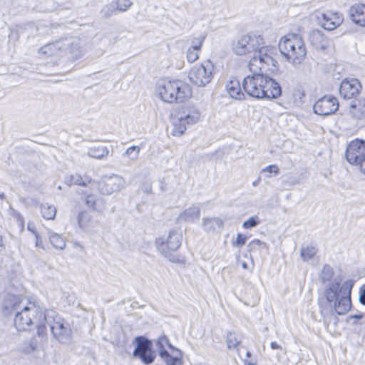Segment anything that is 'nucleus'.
I'll use <instances>...</instances> for the list:
<instances>
[{"mask_svg": "<svg viewBox=\"0 0 365 365\" xmlns=\"http://www.w3.org/2000/svg\"><path fill=\"white\" fill-rule=\"evenodd\" d=\"M205 38V36L200 35L199 37L195 38L192 41V46L194 47L195 46H197L196 50H200L201 48L202 42L204 41Z\"/></svg>", "mask_w": 365, "mask_h": 365, "instance_id": "nucleus-47", "label": "nucleus"}, {"mask_svg": "<svg viewBox=\"0 0 365 365\" xmlns=\"http://www.w3.org/2000/svg\"><path fill=\"white\" fill-rule=\"evenodd\" d=\"M342 22V18L338 13H327L322 14V26L324 29L331 31L339 26Z\"/></svg>", "mask_w": 365, "mask_h": 365, "instance_id": "nucleus-22", "label": "nucleus"}, {"mask_svg": "<svg viewBox=\"0 0 365 365\" xmlns=\"http://www.w3.org/2000/svg\"><path fill=\"white\" fill-rule=\"evenodd\" d=\"M140 150V147L133 145L127 148L123 155L128 157L132 161H135L138 158Z\"/></svg>", "mask_w": 365, "mask_h": 365, "instance_id": "nucleus-36", "label": "nucleus"}, {"mask_svg": "<svg viewBox=\"0 0 365 365\" xmlns=\"http://www.w3.org/2000/svg\"><path fill=\"white\" fill-rule=\"evenodd\" d=\"M4 196H5L4 193L0 194V198L3 199V198H4Z\"/></svg>", "mask_w": 365, "mask_h": 365, "instance_id": "nucleus-58", "label": "nucleus"}, {"mask_svg": "<svg viewBox=\"0 0 365 365\" xmlns=\"http://www.w3.org/2000/svg\"><path fill=\"white\" fill-rule=\"evenodd\" d=\"M348 12L354 24L365 27V4H354L349 9Z\"/></svg>", "mask_w": 365, "mask_h": 365, "instance_id": "nucleus-21", "label": "nucleus"}, {"mask_svg": "<svg viewBox=\"0 0 365 365\" xmlns=\"http://www.w3.org/2000/svg\"><path fill=\"white\" fill-rule=\"evenodd\" d=\"M125 185L124 179L118 175H113L101 180L98 183V189L102 195H110L120 190Z\"/></svg>", "mask_w": 365, "mask_h": 365, "instance_id": "nucleus-14", "label": "nucleus"}, {"mask_svg": "<svg viewBox=\"0 0 365 365\" xmlns=\"http://www.w3.org/2000/svg\"><path fill=\"white\" fill-rule=\"evenodd\" d=\"M155 91L161 100L170 103L183 102L191 96L189 85L179 80H160Z\"/></svg>", "mask_w": 365, "mask_h": 365, "instance_id": "nucleus-4", "label": "nucleus"}, {"mask_svg": "<svg viewBox=\"0 0 365 365\" xmlns=\"http://www.w3.org/2000/svg\"><path fill=\"white\" fill-rule=\"evenodd\" d=\"M226 88L232 98L240 101L246 99L245 93L241 90L240 83L238 80H231L227 83Z\"/></svg>", "mask_w": 365, "mask_h": 365, "instance_id": "nucleus-24", "label": "nucleus"}, {"mask_svg": "<svg viewBox=\"0 0 365 365\" xmlns=\"http://www.w3.org/2000/svg\"><path fill=\"white\" fill-rule=\"evenodd\" d=\"M279 50L287 61L299 65L305 58L307 50L302 38L296 34H288L282 37L278 43Z\"/></svg>", "mask_w": 365, "mask_h": 365, "instance_id": "nucleus-5", "label": "nucleus"}, {"mask_svg": "<svg viewBox=\"0 0 365 365\" xmlns=\"http://www.w3.org/2000/svg\"><path fill=\"white\" fill-rule=\"evenodd\" d=\"M247 240V236L241 233H238L235 242H232V245L235 247H241L246 244Z\"/></svg>", "mask_w": 365, "mask_h": 365, "instance_id": "nucleus-44", "label": "nucleus"}, {"mask_svg": "<svg viewBox=\"0 0 365 365\" xmlns=\"http://www.w3.org/2000/svg\"><path fill=\"white\" fill-rule=\"evenodd\" d=\"M28 230H30L31 232H32L34 235H35V232H36V230H34V225L31 224L30 222H29V224H28Z\"/></svg>", "mask_w": 365, "mask_h": 365, "instance_id": "nucleus-52", "label": "nucleus"}, {"mask_svg": "<svg viewBox=\"0 0 365 365\" xmlns=\"http://www.w3.org/2000/svg\"><path fill=\"white\" fill-rule=\"evenodd\" d=\"M346 160L359 168L365 174V140L355 139L351 141L346 149Z\"/></svg>", "mask_w": 365, "mask_h": 365, "instance_id": "nucleus-9", "label": "nucleus"}, {"mask_svg": "<svg viewBox=\"0 0 365 365\" xmlns=\"http://www.w3.org/2000/svg\"><path fill=\"white\" fill-rule=\"evenodd\" d=\"M223 227L222 220L217 217H210L202 219V227L207 232H213L217 229H222Z\"/></svg>", "mask_w": 365, "mask_h": 365, "instance_id": "nucleus-26", "label": "nucleus"}, {"mask_svg": "<svg viewBox=\"0 0 365 365\" xmlns=\"http://www.w3.org/2000/svg\"><path fill=\"white\" fill-rule=\"evenodd\" d=\"M150 191V188L149 190H148V188H145V192H149Z\"/></svg>", "mask_w": 365, "mask_h": 365, "instance_id": "nucleus-59", "label": "nucleus"}, {"mask_svg": "<svg viewBox=\"0 0 365 365\" xmlns=\"http://www.w3.org/2000/svg\"><path fill=\"white\" fill-rule=\"evenodd\" d=\"M56 46L53 43H48L40 48L41 53L47 56H51L53 54L54 48Z\"/></svg>", "mask_w": 365, "mask_h": 365, "instance_id": "nucleus-46", "label": "nucleus"}, {"mask_svg": "<svg viewBox=\"0 0 365 365\" xmlns=\"http://www.w3.org/2000/svg\"><path fill=\"white\" fill-rule=\"evenodd\" d=\"M336 277L324 289L323 304L330 306L339 315L346 314L351 307V293L354 281L351 279L344 282Z\"/></svg>", "mask_w": 365, "mask_h": 365, "instance_id": "nucleus-3", "label": "nucleus"}, {"mask_svg": "<svg viewBox=\"0 0 365 365\" xmlns=\"http://www.w3.org/2000/svg\"><path fill=\"white\" fill-rule=\"evenodd\" d=\"M214 66L210 60L200 65H195L189 72L190 81L197 86L208 84L213 78Z\"/></svg>", "mask_w": 365, "mask_h": 365, "instance_id": "nucleus-12", "label": "nucleus"}, {"mask_svg": "<svg viewBox=\"0 0 365 365\" xmlns=\"http://www.w3.org/2000/svg\"><path fill=\"white\" fill-rule=\"evenodd\" d=\"M70 184L77 185L86 187L88 184L94 182L91 178L86 177L83 178L82 176L78 173L71 175L69 178Z\"/></svg>", "mask_w": 365, "mask_h": 365, "instance_id": "nucleus-29", "label": "nucleus"}, {"mask_svg": "<svg viewBox=\"0 0 365 365\" xmlns=\"http://www.w3.org/2000/svg\"><path fill=\"white\" fill-rule=\"evenodd\" d=\"M310 44L317 50L327 53L332 46L331 40L324 36V33L318 29L313 30L309 36Z\"/></svg>", "mask_w": 365, "mask_h": 365, "instance_id": "nucleus-19", "label": "nucleus"}, {"mask_svg": "<svg viewBox=\"0 0 365 365\" xmlns=\"http://www.w3.org/2000/svg\"><path fill=\"white\" fill-rule=\"evenodd\" d=\"M41 212L43 218L51 220L56 216V209L51 205L44 203L41 205Z\"/></svg>", "mask_w": 365, "mask_h": 365, "instance_id": "nucleus-30", "label": "nucleus"}, {"mask_svg": "<svg viewBox=\"0 0 365 365\" xmlns=\"http://www.w3.org/2000/svg\"><path fill=\"white\" fill-rule=\"evenodd\" d=\"M200 117V113L197 109L191 107L185 108L179 117L173 120L171 134L174 136H181L187 129L186 125L195 123Z\"/></svg>", "mask_w": 365, "mask_h": 365, "instance_id": "nucleus-10", "label": "nucleus"}, {"mask_svg": "<svg viewBox=\"0 0 365 365\" xmlns=\"http://www.w3.org/2000/svg\"><path fill=\"white\" fill-rule=\"evenodd\" d=\"M334 275L333 268L326 264L323 267L319 279L322 282H329L332 279Z\"/></svg>", "mask_w": 365, "mask_h": 365, "instance_id": "nucleus-35", "label": "nucleus"}, {"mask_svg": "<svg viewBox=\"0 0 365 365\" xmlns=\"http://www.w3.org/2000/svg\"><path fill=\"white\" fill-rule=\"evenodd\" d=\"M91 215L87 211H82L78 215V223L81 228H84L87 226L91 220Z\"/></svg>", "mask_w": 365, "mask_h": 365, "instance_id": "nucleus-38", "label": "nucleus"}, {"mask_svg": "<svg viewBox=\"0 0 365 365\" xmlns=\"http://www.w3.org/2000/svg\"><path fill=\"white\" fill-rule=\"evenodd\" d=\"M55 312L53 310H42L34 322V325L37 328V334L38 336L43 337L46 335V324H51V319L53 318Z\"/></svg>", "mask_w": 365, "mask_h": 365, "instance_id": "nucleus-20", "label": "nucleus"}, {"mask_svg": "<svg viewBox=\"0 0 365 365\" xmlns=\"http://www.w3.org/2000/svg\"><path fill=\"white\" fill-rule=\"evenodd\" d=\"M35 237H36V247H40L43 250H45V247L43 245L42 240L39 238V235L38 232H35Z\"/></svg>", "mask_w": 365, "mask_h": 365, "instance_id": "nucleus-49", "label": "nucleus"}, {"mask_svg": "<svg viewBox=\"0 0 365 365\" xmlns=\"http://www.w3.org/2000/svg\"><path fill=\"white\" fill-rule=\"evenodd\" d=\"M197 46L194 47H190L187 49V59L190 63L195 62L198 58V51L196 50Z\"/></svg>", "mask_w": 365, "mask_h": 365, "instance_id": "nucleus-41", "label": "nucleus"}, {"mask_svg": "<svg viewBox=\"0 0 365 365\" xmlns=\"http://www.w3.org/2000/svg\"><path fill=\"white\" fill-rule=\"evenodd\" d=\"M262 45H264V41L260 35L249 33L241 36L236 41H234L232 49L237 55H245L252 51H255L256 54Z\"/></svg>", "mask_w": 365, "mask_h": 365, "instance_id": "nucleus-8", "label": "nucleus"}, {"mask_svg": "<svg viewBox=\"0 0 365 365\" xmlns=\"http://www.w3.org/2000/svg\"><path fill=\"white\" fill-rule=\"evenodd\" d=\"M28 342L29 348H22V351L26 354L34 352L37 349L38 344L36 337H32Z\"/></svg>", "mask_w": 365, "mask_h": 365, "instance_id": "nucleus-42", "label": "nucleus"}, {"mask_svg": "<svg viewBox=\"0 0 365 365\" xmlns=\"http://www.w3.org/2000/svg\"><path fill=\"white\" fill-rule=\"evenodd\" d=\"M182 235L176 231L172 230L168 233L166 239L160 237L155 240V245L158 251L174 263L180 262L179 257L173 254L181 245Z\"/></svg>", "mask_w": 365, "mask_h": 365, "instance_id": "nucleus-6", "label": "nucleus"}, {"mask_svg": "<svg viewBox=\"0 0 365 365\" xmlns=\"http://www.w3.org/2000/svg\"><path fill=\"white\" fill-rule=\"evenodd\" d=\"M272 52L267 48V47H264L263 45L259 48V51L255 55L252 60V64L257 63L259 61V63L264 66V65L271 66L268 68L271 72L274 73L278 71V61L274 59L271 55Z\"/></svg>", "mask_w": 365, "mask_h": 365, "instance_id": "nucleus-16", "label": "nucleus"}, {"mask_svg": "<svg viewBox=\"0 0 365 365\" xmlns=\"http://www.w3.org/2000/svg\"><path fill=\"white\" fill-rule=\"evenodd\" d=\"M241 339L239 336L235 333L230 331L227 334L226 343L229 349H235L240 344Z\"/></svg>", "mask_w": 365, "mask_h": 365, "instance_id": "nucleus-31", "label": "nucleus"}, {"mask_svg": "<svg viewBox=\"0 0 365 365\" xmlns=\"http://www.w3.org/2000/svg\"><path fill=\"white\" fill-rule=\"evenodd\" d=\"M359 300L362 305H365V284L360 288Z\"/></svg>", "mask_w": 365, "mask_h": 365, "instance_id": "nucleus-48", "label": "nucleus"}, {"mask_svg": "<svg viewBox=\"0 0 365 365\" xmlns=\"http://www.w3.org/2000/svg\"><path fill=\"white\" fill-rule=\"evenodd\" d=\"M109 153V150L107 147L103 146V145H98V146H93L91 147L88 150V155L91 157L96 159H103Z\"/></svg>", "mask_w": 365, "mask_h": 365, "instance_id": "nucleus-27", "label": "nucleus"}, {"mask_svg": "<svg viewBox=\"0 0 365 365\" xmlns=\"http://www.w3.org/2000/svg\"><path fill=\"white\" fill-rule=\"evenodd\" d=\"M242 86L248 96L257 99H276L282 92L278 82L262 73H254L245 77Z\"/></svg>", "mask_w": 365, "mask_h": 365, "instance_id": "nucleus-2", "label": "nucleus"}, {"mask_svg": "<svg viewBox=\"0 0 365 365\" xmlns=\"http://www.w3.org/2000/svg\"><path fill=\"white\" fill-rule=\"evenodd\" d=\"M361 88L360 81L356 78H346L339 86V93L344 99L356 98Z\"/></svg>", "mask_w": 365, "mask_h": 365, "instance_id": "nucleus-17", "label": "nucleus"}, {"mask_svg": "<svg viewBox=\"0 0 365 365\" xmlns=\"http://www.w3.org/2000/svg\"><path fill=\"white\" fill-rule=\"evenodd\" d=\"M313 108L317 115H329L339 109V102L334 96H324L315 102Z\"/></svg>", "mask_w": 365, "mask_h": 365, "instance_id": "nucleus-13", "label": "nucleus"}, {"mask_svg": "<svg viewBox=\"0 0 365 365\" xmlns=\"http://www.w3.org/2000/svg\"><path fill=\"white\" fill-rule=\"evenodd\" d=\"M50 329L53 336L59 342L67 344L71 341L72 331L69 324L64 320L56 321L54 318L51 319Z\"/></svg>", "mask_w": 365, "mask_h": 365, "instance_id": "nucleus-15", "label": "nucleus"}, {"mask_svg": "<svg viewBox=\"0 0 365 365\" xmlns=\"http://www.w3.org/2000/svg\"><path fill=\"white\" fill-rule=\"evenodd\" d=\"M260 223V220L258 216H252L245 220L242 223V227L245 229H251L255 227Z\"/></svg>", "mask_w": 365, "mask_h": 365, "instance_id": "nucleus-40", "label": "nucleus"}, {"mask_svg": "<svg viewBox=\"0 0 365 365\" xmlns=\"http://www.w3.org/2000/svg\"><path fill=\"white\" fill-rule=\"evenodd\" d=\"M318 304L323 322L327 329H334L339 323L337 313L330 306L323 304V299H319Z\"/></svg>", "mask_w": 365, "mask_h": 365, "instance_id": "nucleus-18", "label": "nucleus"}, {"mask_svg": "<svg viewBox=\"0 0 365 365\" xmlns=\"http://www.w3.org/2000/svg\"><path fill=\"white\" fill-rule=\"evenodd\" d=\"M267 243L259 240H253L248 244V251L250 252H260L263 249H267Z\"/></svg>", "mask_w": 365, "mask_h": 365, "instance_id": "nucleus-32", "label": "nucleus"}, {"mask_svg": "<svg viewBox=\"0 0 365 365\" xmlns=\"http://www.w3.org/2000/svg\"><path fill=\"white\" fill-rule=\"evenodd\" d=\"M258 182H259V180H256V181L253 182V183H252V184H253V185H254V186H256V185L258 184Z\"/></svg>", "mask_w": 365, "mask_h": 365, "instance_id": "nucleus-57", "label": "nucleus"}, {"mask_svg": "<svg viewBox=\"0 0 365 365\" xmlns=\"http://www.w3.org/2000/svg\"><path fill=\"white\" fill-rule=\"evenodd\" d=\"M364 317L362 314L350 315L348 319H361Z\"/></svg>", "mask_w": 365, "mask_h": 365, "instance_id": "nucleus-50", "label": "nucleus"}, {"mask_svg": "<svg viewBox=\"0 0 365 365\" xmlns=\"http://www.w3.org/2000/svg\"><path fill=\"white\" fill-rule=\"evenodd\" d=\"M253 362L252 361H249L248 359H245L244 360V364L245 365H247V364H252Z\"/></svg>", "mask_w": 365, "mask_h": 365, "instance_id": "nucleus-55", "label": "nucleus"}, {"mask_svg": "<svg viewBox=\"0 0 365 365\" xmlns=\"http://www.w3.org/2000/svg\"><path fill=\"white\" fill-rule=\"evenodd\" d=\"M112 2L116 11L120 12L126 11L133 5V2L130 0H115L112 1Z\"/></svg>", "mask_w": 365, "mask_h": 365, "instance_id": "nucleus-33", "label": "nucleus"}, {"mask_svg": "<svg viewBox=\"0 0 365 365\" xmlns=\"http://www.w3.org/2000/svg\"><path fill=\"white\" fill-rule=\"evenodd\" d=\"M99 202L100 200L97 199V197L93 195H89L86 198V205L96 211H101L98 206Z\"/></svg>", "mask_w": 365, "mask_h": 365, "instance_id": "nucleus-37", "label": "nucleus"}, {"mask_svg": "<svg viewBox=\"0 0 365 365\" xmlns=\"http://www.w3.org/2000/svg\"><path fill=\"white\" fill-rule=\"evenodd\" d=\"M247 365H256L255 363H252V364H247Z\"/></svg>", "mask_w": 365, "mask_h": 365, "instance_id": "nucleus-61", "label": "nucleus"}, {"mask_svg": "<svg viewBox=\"0 0 365 365\" xmlns=\"http://www.w3.org/2000/svg\"><path fill=\"white\" fill-rule=\"evenodd\" d=\"M269 173V175H266L265 177L269 178L271 177L272 173L274 175H277L279 173V167L277 165H269L265 167L262 170V173Z\"/></svg>", "mask_w": 365, "mask_h": 365, "instance_id": "nucleus-43", "label": "nucleus"}, {"mask_svg": "<svg viewBox=\"0 0 365 365\" xmlns=\"http://www.w3.org/2000/svg\"><path fill=\"white\" fill-rule=\"evenodd\" d=\"M242 268H243V269H247L248 268V264H247V262H243L242 263Z\"/></svg>", "mask_w": 365, "mask_h": 365, "instance_id": "nucleus-53", "label": "nucleus"}, {"mask_svg": "<svg viewBox=\"0 0 365 365\" xmlns=\"http://www.w3.org/2000/svg\"><path fill=\"white\" fill-rule=\"evenodd\" d=\"M116 10L115 9L114 4L111 1L110 3L104 5L101 11L100 14H101L103 19H110L113 14H115Z\"/></svg>", "mask_w": 365, "mask_h": 365, "instance_id": "nucleus-34", "label": "nucleus"}, {"mask_svg": "<svg viewBox=\"0 0 365 365\" xmlns=\"http://www.w3.org/2000/svg\"><path fill=\"white\" fill-rule=\"evenodd\" d=\"M251 356H252V354L250 353V351H247V353H246V356H247V358H250V357H251Z\"/></svg>", "mask_w": 365, "mask_h": 365, "instance_id": "nucleus-56", "label": "nucleus"}, {"mask_svg": "<svg viewBox=\"0 0 365 365\" xmlns=\"http://www.w3.org/2000/svg\"><path fill=\"white\" fill-rule=\"evenodd\" d=\"M135 347L133 352L134 357L138 358L146 365L151 364L156 357L153 348V341L144 336H138L134 339Z\"/></svg>", "mask_w": 365, "mask_h": 365, "instance_id": "nucleus-11", "label": "nucleus"}, {"mask_svg": "<svg viewBox=\"0 0 365 365\" xmlns=\"http://www.w3.org/2000/svg\"><path fill=\"white\" fill-rule=\"evenodd\" d=\"M3 309L6 316H14V326L19 331H26L34 325L36 317L43 310L35 302H29L25 304L23 300L14 296L4 300Z\"/></svg>", "mask_w": 365, "mask_h": 365, "instance_id": "nucleus-1", "label": "nucleus"}, {"mask_svg": "<svg viewBox=\"0 0 365 365\" xmlns=\"http://www.w3.org/2000/svg\"><path fill=\"white\" fill-rule=\"evenodd\" d=\"M158 355L166 365H182V351L173 346L168 336L163 334L155 340Z\"/></svg>", "mask_w": 365, "mask_h": 365, "instance_id": "nucleus-7", "label": "nucleus"}, {"mask_svg": "<svg viewBox=\"0 0 365 365\" xmlns=\"http://www.w3.org/2000/svg\"><path fill=\"white\" fill-rule=\"evenodd\" d=\"M317 250L314 247L307 246L301 250V257L304 260L307 261L312 259L316 255Z\"/></svg>", "mask_w": 365, "mask_h": 365, "instance_id": "nucleus-39", "label": "nucleus"}, {"mask_svg": "<svg viewBox=\"0 0 365 365\" xmlns=\"http://www.w3.org/2000/svg\"><path fill=\"white\" fill-rule=\"evenodd\" d=\"M200 216V208L197 206H192L188 207L182 212L178 217V220L185 221V222H193L199 219Z\"/></svg>", "mask_w": 365, "mask_h": 365, "instance_id": "nucleus-25", "label": "nucleus"}, {"mask_svg": "<svg viewBox=\"0 0 365 365\" xmlns=\"http://www.w3.org/2000/svg\"><path fill=\"white\" fill-rule=\"evenodd\" d=\"M22 348H29V342L24 343Z\"/></svg>", "mask_w": 365, "mask_h": 365, "instance_id": "nucleus-54", "label": "nucleus"}, {"mask_svg": "<svg viewBox=\"0 0 365 365\" xmlns=\"http://www.w3.org/2000/svg\"><path fill=\"white\" fill-rule=\"evenodd\" d=\"M48 237L50 242L54 248L60 250L65 249L66 241L60 235L54 232H49Z\"/></svg>", "mask_w": 365, "mask_h": 365, "instance_id": "nucleus-28", "label": "nucleus"}, {"mask_svg": "<svg viewBox=\"0 0 365 365\" xmlns=\"http://www.w3.org/2000/svg\"><path fill=\"white\" fill-rule=\"evenodd\" d=\"M70 52L73 54L75 58H79L82 55V51L78 46V43L72 42L71 44Z\"/></svg>", "mask_w": 365, "mask_h": 365, "instance_id": "nucleus-45", "label": "nucleus"}, {"mask_svg": "<svg viewBox=\"0 0 365 365\" xmlns=\"http://www.w3.org/2000/svg\"><path fill=\"white\" fill-rule=\"evenodd\" d=\"M150 191V188L149 190H148V188H145V192H149Z\"/></svg>", "mask_w": 365, "mask_h": 365, "instance_id": "nucleus-60", "label": "nucleus"}, {"mask_svg": "<svg viewBox=\"0 0 365 365\" xmlns=\"http://www.w3.org/2000/svg\"><path fill=\"white\" fill-rule=\"evenodd\" d=\"M270 346L272 349H282V346L275 341L272 342Z\"/></svg>", "mask_w": 365, "mask_h": 365, "instance_id": "nucleus-51", "label": "nucleus"}, {"mask_svg": "<svg viewBox=\"0 0 365 365\" xmlns=\"http://www.w3.org/2000/svg\"><path fill=\"white\" fill-rule=\"evenodd\" d=\"M349 114L356 119L365 117V99H355L349 103Z\"/></svg>", "mask_w": 365, "mask_h": 365, "instance_id": "nucleus-23", "label": "nucleus"}]
</instances>
